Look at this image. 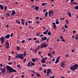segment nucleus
Wrapping results in <instances>:
<instances>
[{"instance_id": "f257e3e1", "label": "nucleus", "mask_w": 78, "mask_h": 78, "mask_svg": "<svg viewBox=\"0 0 78 78\" xmlns=\"http://www.w3.org/2000/svg\"><path fill=\"white\" fill-rule=\"evenodd\" d=\"M6 68L7 69H9V71L10 72H16V70L12 69L11 66L8 65L6 66Z\"/></svg>"}, {"instance_id": "f03ea898", "label": "nucleus", "mask_w": 78, "mask_h": 78, "mask_svg": "<svg viewBox=\"0 0 78 78\" xmlns=\"http://www.w3.org/2000/svg\"><path fill=\"white\" fill-rule=\"evenodd\" d=\"M78 64H75L73 66L71 67L70 68V69H71V70H72L73 71H75V70H76V69H78Z\"/></svg>"}, {"instance_id": "7ed1b4c3", "label": "nucleus", "mask_w": 78, "mask_h": 78, "mask_svg": "<svg viewBox=\"0 0 78 78\" xmlns=\"http://www.w3.org/2000/svg\"><path fill=\"white\" fill-rule=\"evenodd\" d=\"M53 16L54 15V12L53 10H50L48 11V15L49 17H51V15Z\"/></svg>"}, {"instance_id": "20e7f679", "label": "nucleus", "mask_w": 78, "mask_h": 78, "mask_svg": "<svg viewBox=\"0 0 78 78\" xmlns=\"http://www.w3.org/2000/svg\"><path fill=\"white\" fill-rule=\"evenodd\" d=\"M0 41L2 44H3L5 42V38L3 37H1L0 38Z\"/></svg>"}, {"instance_id": "39448f33", "label": "nucleus", "mask_w": 78, "mask_h": 78, "mask_svg": "<svg viewBox=\"0 0 78 78\" xmlns=\"http://www.w3.org/2000/svg\"><path fill=\"white\" fill-rule=\"evenodd\" d=\"M51 70L50 69H48L47 71V76H49V74H51Z\"/></svg>"}, {"instance_id": "423d86ee", "label": "nucleus", "mask_w": 78, "mask_h": 78, "mask_svg": "<svg viewBox=\"0 0 78 78\" xmlns=\"http://www.w3.org/2000/svg\"><path fill=\"white\" fill-rule=\"evenodd\" d=\"M18 55V57L20 59H23L24 58L23 56V54H19Z\"/></svg>"}, {"instance_id": "0eeeda50", "label": "nucleus", "mask_w": 78, "mask_h": 78, "mask_svg": "<svg viewBox=\"0 0 78 78\" xmlns=\"http://www.w3.org/2000/svg\"><path fill=\"white\" fill-rule=\"evenodd\" d=\"M47 47V44H41L40 45V48H45Z\"/></svg>"}, {"instance_id": "6e6552de", "label": "nucleus", "mask_w": 78, "mask_h": 78, "mask_svg": "<svg viewBox=\"0 0 78 78\" xmlns=\"http://www.w3.org/2000/svg\"><path fill=\"white\" fill-rule=\"evenodd\" d=\"M61 66L62 67L64 68L65 66V61H64L63 62H61Z\"/></svg>"}, {"instance_id": "1a4fd4ad", "label": "nucleus", "mask_w": 78, "mask_h": 78, "mask_svg": "<svg viewBox=\"0 0 78 78\" xmlns=\"http://www.w3.org/2000/svg\"><path fill=\"white\" fill-rule=\"evenodd\" d=\"M47 59V57H45L44 58H43L42 59H41V62L44 64V62H45V59Z\"/></svg>"}, {"instance_id": "9d476101", "label": "nucleus", "mask_w": 78, "mask_h": 78, "mask_svg": "<svg viewBox=\"0 0 78 78\" xmlns=\"http://www.w3.org/2000/svg\"><path fill=\"white\" fill-rule=\"evenodd\" d=\"M15 14H16V12L15 11V10H13L11 15V16H15Z\"/></svg>"}, {"instance_id": "9b49d317", "label": "nucleus", "mask_w": 78, "mask_h": 78, "mask_svg": "<svg viewBox=\"0 0 78 78\" xmlns=\"http://www.w3.org/2000/svg\"><path fill=\"white\" fill-rule=\"evenodd\" d=\"M47 37H42L41 38V40H42V41H45V40H47Z\"/></svg>"}, {"instance_id": "f8f14e48", "label": "nucleus", "mask_w": 78, "mask_h": 78, "mask_svg": "<svg viewBox=\"0 0 78 78\" xmlns=\"http://www.w3.org/2000/svg\"><path fill=\"white\" fill-rule=\"evenodd\" d=\"M52 24L53 25V26L54 28V29H56V23L54 22H53L52 23Z\"/></svg>"}, {"instance_id": "ddd939ff", "label": "nucleus", "mask_w": 78, "mask_h": 78, "mask_svg": "<svg viewBox=\"0 0 78 78\" xmlns=\"http://www.w3.org/2000/svg\"><path fill=\"white\" fill-rule=\"evenodd\" d=\"M5 72H6V69L5 68H3L2 70V73H5Z\"/></svg>"}, {"instance_id": "4468645a", "label": "nucleus", "mask_w": 78, "mask_h": 78, "mask_svg": "<svg viewBox=\"0 0 78 78\" xmlns=\"http://www.w3.org/2000/svg\"><path fill=\"white\" fill-rule=\"evenodd\" d=\"M6 39H9L10 37V35L8 34L5 37Z\"/></svg>"}, {"instance_id": "2eb2a0df", "label": "nucleus", "mask_w": 78, "mask_h": 78, "mask_svg": "<svg viewBox=\"0 0 78 78\" xmlns=\"http://www.w3.org/2000/svg\"><path fill=\"white\" fill-rule=\"evenodd\" d=\"M67 13L69 15V17H72V14H71L70 12H68Z\"/></svg>"}, {"instance_id": "dca6fc26", "label": "nucleus", "mask_w": 78, "mask_h": 78, "mask_svg": "<svg viewBox=\"0 0 78 78\" xmlns=\"http://www.w3.org/2000/svg\"><path fill=\"white\" fill-rule=\"evenodd\" d=\"M37 59H38V58H32L31 60L33 62H36V60Z\"/></svg>"}, {"instance_id": "f3484780", "label": "nucleus", "mask_w": 78, "mask_h": 78, "mask_svg": "<svg viewBox=\"0 0 78 78\" xmlns=\"http://www.w3.org/2000/svg\"><path fill=\"white\" fill-rule=\"evenodd\" d=\"M48 31H49V30L48 29H47L46 31L43 32V34H47V33H48Z\"/></svg>"}, {"instance_id": "a211bd4d", "label": "nucleus", "mask_w": 78, "mask_h": 78, "mask_svg": "<svg viewBox=\"0 0 78 78\" xmlns=\"http://www.w3.org/2000/svg\"><path fill=\"white\" fill-rule=\"evenodd\" d=\"M0 8H1V9H2V10H3V9H4V7L2 5H0Z\"/></svg>"}, {"instance_id": "6ab92c4d", "label": "nucleus", "mask_w": 78, "mask_h": 78, "mask_svg": "<svg viewBox=\"0 0 78 78\" xmlns=\"http://www.w3.org/2000/svg\"><path fill=\"white\" fill-rule=\"evenodd\" d=\"M37 75V77H41V75H40V74H39L38 73H35Z\"/></svg>"}, {"instance_id": "aec40b11", "label": "nucleus", "mask_w": 78, "mask_h": 78, "mask_svg": "<svg viewBox=\"0 0 78 78\" xmlns=\"http://www.w3.org/2000/svg\"><path fill=\"white\" fill-rule=\"evenodd\" d=\"M35 8L36 9V11H37L39 9V7L37 6H35Z\"/></svg>"}, {"instance_id": "412c9836", "label": "nucleus", "mask_w": 78, "mask_h": 78, "mask_svg": "<svg viewBox=\"0 0 78 78\" xmlns=\"http://www.w3.org/2000/svg\"><path fill=\"white\" fill-rule=\"evenodd\" d=\"M37 51H38L37 49H36L34 50V52L35 53H36L37 52Z\"/></svg>"}, {"instance_id": "4be33fe9", "label": "nucleus", "mask_w": 78, "mask_h": 78, "mask_svg": "<svg viewBox=\"0 0 78 78\" xmlns=\"http://www.w3.org/2000/svg\"><path fill=\"white\" fill-rule=\"evenodd\" d=\"M5 44L7 45H9V42H8V41H6Z\"/></svg>"}, {"instance_id": "5701e85b", "label": "nucleus", "mask_w": 78, "mask_h": 78, "mask_svg": "<svg viewBox=\"0 0 78 78\" xmlns=\"http://www.w3.org/2000/svg\"><path fill=\"white\" fill-rule=\"evenodd\" d=\"M48 36H51V34L50 32L49 31L48 33Z\"/></svg>"}, {"instance_id": "b1692460", "label": "nucleus", "mask_w": 78, "mask_h": 78, "mask_svg": "<svg viewBox=\"0 0 78 78\" xmlns=\"http://www.w3.org/2000/svg\"><path fill=\"white\" fill-rule=\"evenodd\" d=\"M47 5V3H43L41 4V5L42 6H45V5H46L45 4Z\"/></svg>"}, {"instance_id": "393cba45", "label": "nucleus", "mask_w": 78, "mask_h": 78, "mask_svg": "<svg viewBox=\"0 0 78 78\" xmlns=\"http://www.w3.org/2000/svg\"><path fill=\"white\" fill-rule=\"evenodd\" d=\"M5 47L7 49H9V45H7Z\"/></svg>"}, {"instance_id": "a878e982", "label": "nucleus", "mask_w": 78, "mask_h": 78, "mask_svg": "<svg viewBox=\"0 0 78 78\" xmlns=\"http://www.w3.org/2000/svg\"><path fill=\"white\" fill-rule=\"evenodd\" d=\"M45 17H47L48 16V12H46L45 14Z\"/></svg>"}, {"instance_id": "bb28decb", "label": "nucleus", "mask_w": 78, "mask_h": 78, "mask_svg": "<svg viewBox=\"0 0 78 78\" xmlns=\"http://www.w3.org/2000/svg\"><path fill=\"white\" fill-rule=\"evenodd\" d=\"M30 63H31L30 65L31 66H34V65H35V64L34 63L32 62H30Z\"/></svg>"}, {"instance_id": "cd10ccee", "label": "nucleus", "mask_w": 78, "mask_h": 78, "mask_svg": "<svg viewBox=\"0 0 78 78\" xmlns=\"http://www.w3.org/2000/svg\"><path fill=\"white\" fill-rule=\"evenodd\" d=\"M56 24H57V25L59 24V21H58V19H57V20L56 21Z\"/></svg>"}, {"instance_id": "c85d7f7f", "label": "nucleus", "mask_w": 78, "mask_h": 78, "mask_svg": "<svg viewBox=\"0 0 78 78\" xmlns=\"http://www.w3.org/2000/svg\"><path fill=\"white\" fill-rule=\"evenodd\" d=\"M48 56H49L50 57H51V53H49L48 54Z\"/></svg>"}, {"instance_id": "c756f323", "label": "nucleus", "mask_w": 78, "mask_h": 78, "mask_svg": "<svg viewBox=\"0 0 78 78\" xmlns=\"http://www.w3.org/2000/svg\"><path fill=\"white\" fill-rule=\"evenodd\" d=\"M7 8V6H5L4 7V11L5 12V11H6V8Z\"/></svg>"}, {"instance_id": "7c9ffc66", "label": "nucleus", "mask_w": 78, "mask_h": 78, "mask_svg": "<svg viewBox=\"0 0 78 78\" xmlns=\"http://www.w3.org/2000/svg\"><path fill=\"white\" fill-rule=\"evenodd\" d=\"M16 22L17 23H18L19 25H20V21H16Z\"/></svg>"}, {"instance_id": "2f4dec72", "label": "nucleus", "mask_w": 78, "mask_h": 78, "mask_svg": "<svg viewBox=\"0 0 78 78\" xmlns=\"http://www.w3.org/2000/svg\"><path fill=\"white\" fill-rule=\"evenodd\" d=\"M58 62H59V60H56V61L55 62V64H57Z\"/></svg>"}, {"instance_id": "473e14b6", "label": "nucleus", "mask_w": 78, "mask_h": 78, "mask_svg": "<svg viewBox=\"0 0 78 78\" xmlns=\"http://www.w3.org/2000/svg\"><path fill=\"white\" fill-rule=\"evenodd\" d=\"M75 9L78 10V5H77V6H75Z\"/></svg>"}, {"instance_id": "72a5a7b5", "label": "nucleus", "mask_w": 78, "mask_h": 78, "mask_svg": "<svg viewBox=\"0 0 78 78\" xmlns=\"http://www.w3.org/2000/svg\"><path fill=\"white\" fill-rule=\"evenodd\" d=\"M20 47L18 46H17V50H20Z\"/></svg>"}, {"instance_id": "f704fd0d", "label": "nucleus", "mask_w": 78, "mask_h": 78, "mask_svg": "<svg viewBox=\"0 0 78 78\" xmlns=\"http://www.w3.org/2000/svg\"><path fill=\"white\" fill-rule=\"evenodd\" d=\"M60 57H61V56H59V57H57V58H56L57 60H58L59 61V59H60Z\"/></svg>"}, {"instance_id": "c9c22d12", "label": "nucleus", "mask_w": 78, "mask_h": 78, "mask_svg": "<svg viewBox=\"0 0 78 78\" xmlns=\"http://www.w3.org/2000/svg\"><path fill=\"white\" fill-rule=\"evenodd\" d=\"M73 4H74V5H78V3H76V2H73Z\"/></svg>"}, {"instance_id": "e433bc0d", "label": "nucleus", "mask_w": 78, "mask_h": 78, "mask_svg": "<svg viewBox=\"0 0 78 78\" xmlns=\"http://www.w3.org/2000/svg\"><path fill=\"white\" fill-rule=\"evenodd\" d=\"M10 16V15L8 13L6 14V17H9Z\"/></svg>"}, {"instance_id": "4c0bfd02", "label": "nucleus", "mask_w": 78, "mask_h": 78, "mask_svg": "<svg viewBox=\"0 0 78 78\" xmlns=\"http://www.w3.org/2000/svg\"><path fill=\"white\" fill-rule=\"evenodd\" d=\"M16 55H17V56H15V59H16V58H19V55H17V54H16Z\"/></svg>"}, {"instance_id": "58836bf2", "label": "nucleus", "mask_w": 78, "mask_h": 78, "mask_svg": "<svg viewBox=\"0 0 78 78\" xmlns=\"http://www.w3.org/2000/svg\"><path fill=\"white\" fill-rule=\"evenodd\" d=\"M30 63H31V62H30L29 63H28V67H29V66H30Z\"/></svg>"}, {"instance_id": "ea45409f", "label": "nucleus", "mask_w": 78, "mask_h": 78, "mask_svg": "<svg viewBox=\"0 0 78 78\" xmlns=\"http://www.w3.org/2000/svg\"><path fill=\"white\" fill-rule=\"evenodd\" d=\"M26 60H27V59H26V58H25V59H23V61L24 63H25V62Z\"/></svg>"}, {"instance_id": "a19ab883", "label": "nucleus", "mask_w": 78, "mask_h": 78, "mask_svg": "<svg viewBox=\"0 0 78 78\" xmlns=\"http://www.w3.org/2000/svg\"><path fill=\"white\" fill-rule=\"evenodd\" d=\"M69 55L68 54H67L65 55V57L66 58H67V57H69Z\"/></svg>"}, {"instance_id": "79ce46f5", "label": "nucleus", "mask_w": 78, "mask_h": 78, "mask_svg": "<svg viewBox=\"0 0 78 78\" xmlns=\"http://www.w3.org/2000/svg\"><path fill=\"white\" fill-rule=\"evenodd\" d=\"M35 42L36 43H39L40 42H39V41L38 40H36L35 41Z\"/></svg>"}, {"instance_id": "37998d69", "label": "nucleus", "mask_w": 78, "mask_h": 78, "mask_svg": "<svg viewBox=\"0 0 78 78\" xmlns=\"http://www.w3.org/2000/svg\"><path fill=\"white\" fill-rule=\"evenodd\" d=\"M44 73H47V70L46 69H45L44 71Z\"/></svg>"}, {"instance_id": "c03bdc74", "label": "nucleus", "mask_w": 78, "mask_h": 78, "mask_svg": "<svg viewBox=\"0 0 78 78\" xmlns=\"http://www.w3.org/2000/svg\"><path fill=\"white\" fill-rule=\"evenodd\" d=\"M75 33H76V31L75 30H73V34H75Z\"/></svg>"}, {"instance_id": "a18cd8bd", "label": "nucleus", "mask_w": 78, "mask_h": 78, "mask_svg": "<svg viewBox=\"0 0 78 78\" xmlns=\"http://www.w3.org/2000/svg\"><path fill=\"white\" fill-rule=\"evenodd\" d=\"M12 64V62H9L8 63V64H9V65H11Z\"/></svg>"}, {"instance_id": "49530a36", "label": "nucleus", "mask_w": 78, "mask_h": 78, "mask_svg": "<svg viewBox=\"0 0 78 78\" xmlns=\"http://www.w3.org/2000/svg\"><path fill=\"white\" fill-rule=\"evenodd\" d=\"M66 21L67 24H69V21L67 20H66Z\"/></svg>"}, {"instance_id": "de8ad7c7", "label": "nucleus", "mask_w": 78, "mask_h": 78, "mask_svg": "<svg viewBox=\"0 0 78 78\" xmlns=\"http://www.w3.org/2000/svg\"><path fill=\"white\" fill-rule=\"evenodd\" d=\"M39 34H40V33H37L36 34V36H39Z\"/></svg>"}, {"instance_id": "09e8293b", "label": "nucleus", "mask_w": 78, "mask_h": 78, "mask_svg": "<svg viewBox=\"0 0 78 78\" xmlns=\"http://www.w3.org/2000/svg\"><path fill=\"white\" fill-rule=\"evenodd\" d=\"M55 51H52V55H54V54H55Z\"/></svg>"}, {"instance_id": "8fccbe9b", "label": "nucleus", "mask_w": 78, "mask_h": 78, "mask_svg": "<svg viewBox=\"0 0 78 78\" xmlns=\"http://www.w3.org/2000/svg\"><path fill=\"white\" fill-rule=\"evenodd\" d=\"M26 53L25 51H24V56H26Z\"/></svg>"}, {"instance_id": "3c124183", "label": "nucleus", "mask_w": 78, "mask_h": 78, "mask_svg": "<svg viewBox=\"0 0 78 78\" xmlns=\"http://www.w3.org/2000/svg\"><path fill=\"white\" fill-rule=\"evenodd\" d=\"M46 11H47V9H44L43 10V12H46Z\"/></svg>"}, {"instance_id": "603ef678", "label": "nucleus", "mask_w": 78, "mask_h": 78, "mask_svg": "<svg viewBox=\"0 0 78 78\" xmlns=\"http://www.w3.org/2000/svg\"><path fill=\"white\" fill-rule=\"evenodd\" d=\"M25 42V40H23L21 42V43H22V44H23V43H24V42Z\"/></svg>"}, {"instance_id": "864d4df0", "label": "nucleus", "mask_w": 78, "mask_h": 78, "mask_svg": "<svg viewBox=\"0 0 78 78\" xmlns=\"http://www.w3.org/2000/svg\"><path fill=\"white\" fill-rule=\"evenodd\" d=\"M36 23H37L38 24H39V23H40V22L39 21H37L36 22Z\"/></svg>"}, {"instance_id": "5fc2aeb1", "label": "nucleus", "mask_w": 78, "mask_h": 78, "mask_svg": "<svg viewBox=\"0 0 78 78\" xmlns=\"http://www.w3.org/2000/svg\"><path fill=\"white\" fill-rule=\"evenodd\" d=\"M17 67L19 68V67H20V65H17Z\"/></svg>"}, {"instance_id": "6e6d98bb", "label": "nucleus", "mask_w": 78, "mask_h": 78, "mask_svg": "<svg viewBox=\"0 0 78 78\" xmlns=\"http://www.w3.org/2000/svg\"><path fill=\"white\" fill-rule=\"evenodd\" d=\"M54 77H55V76H50V78H54Z\"/></svg>"}, {"instance_id": "4d7b16f0", "label": "nucleus", "mask_w": 78, "mask_h": 78, "mask_svg": "<svg viewBox=\"0 0 78 78\" xmlns=\"http://www.w3.org/2000/svg\"><path fill=\"white\" fill-rule=\"evenodd\" d=\"M42 66H43V67H45V66H46V65L45 64L42 65Z\"/></svg>"}, {"instance_id": "13d9d810", "label": "nucleus", "mask_w": 78, "mask_h": 78, "mask_svg": "<svg viewBox=\"0 0 78 78\" xmlns=\"http://www.w3.org/2000/svg\"><path fill=\"white\" fill-rule=\"evenodd\" d=\"M75 50V49H73L71 51V52H72V53H73V52Z\"/></svg>"}, {"instance_id": "bf43d9fd", "label": "nucleus", "mask_w": 78, "mask_h": 78, "mask_svg": "<svg viewBox=\"0 0 78 78\" xmlns=\"http://www.w3.org/2000/svg\"><path fill=\"white\" fill-rule=\"evenodd\" d=\"M62 42H65V40H64L63 39L62 40Z\"/></svg>"}, {"instance_id": "052dcab7", "label": "nucleus", "mask_w": 78, "mask_h": 78, "mask_svg": "<svg viewBox=\"0 0 78 78\" xmlns=\"http://www.w3.org/2000/svg\"><path fill=\"white\" fill-rule=\"evenodd\" d=\"M12 36H13V33H12V34L10 35V37H12Z\"/></svg>"}, {"instance_id": "680f3d73", "label": "nucleus", "mask_w": 78, "mask_h": 78, "mask_svg": "<svg viewBox=\"0 0 78 78\" xmlns=\"http://www.w3.org/2000/svg\"><path fill=\"white\" fill-rule=\"evenodd\" d=\"M65 18H60V19L61 20H64V19H65Z\"/></svg>"}, {"instance_id": "e2e57ef3", "label": "nucleus", "mask_w": 78, "mask_h": 78, "mask_svg": "<svg viewBox=\"0 0 78 78\" xmlns=\"http://www.w3.org/2000/svg\"><path fill=\"white\" fill-rule=\"evenodd\" d=\"M60 39H63V37H62V36H61L60 37Z\"/></svg>"}, {"instance_id": "0e129e2a", "label": "nucleus", "mask_w": 78, "mask_h": 78, "mask_svg": "<svg viewBox=\"0 0 78 78\" xmlns=\"http://www.w3.org/2000/svg\"><path fill=\"white\" fill-rule=\"evenodd\" d=\"M42 67H41L39 69V70H42Z\"/></svg>"}, {"instance_id": "69168bd1", "label": "nucleus", "mask_w": 78, "mask_h": 78, "mask_svg": "<svg viewBox=\"0 0 78 78\" xmlns=\"http://www.w3.org/2000/svg\"><path fill=\"white\" fill-rule=\"evenodd\" d=\"M65 28H68L67 26V25H65Z\"/></svg>"}, {"instance_id": "338daca9", "label": "nucleus", "mask_w": 78, "mask_h": 78, "mask_svg": "<svg viewBox=\"0 0 78 78\" xmlns=\"http://www.w3.org/2000/svg\"><path fill=\"white\" fill-rule=\"evenodd\" d=\"M22 24V25H24L25 24V23H24V22H21Z\"/></svg>"}, {"instance_id": "774afa93", "label": "nucleus", "mask_w": 78, "mask_h": 78, "mask_svg": "<svg viewBox=\"0 0 78 78\" xmlns=\"http://www.w3.org/2000/svg\"><path fill=\"white\" fill-rule=\"evenodd\" d=\"M21 77H22V78H24L23 77H24V75H22L21 76Z\"/></svg>"}]
</instances>
